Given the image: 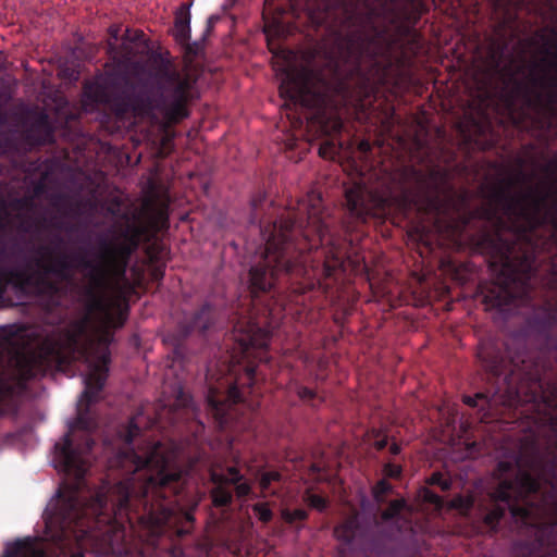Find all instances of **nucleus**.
<instances>
[{
  "instance_id": "f257e3e1",
  "label": "nucleus",
  "mask_w": 557,
  "mask_h": 557,
  "mask_svg": "<svg viewBox=\"0 0 557 557\" xmlns=\"http://www.w3.org/2000/svg\"><path fill=\"white\" fill-rule=\"evenodd\" d=\"M441 171L425 172L397 161L373 169L345 189L346 207L357 222L383 219L392 211L406 212L417 207L432 215L436 231L447 237L462 232L472 218L485 223L475 246L487 258L495 281L483 292V301L500 312H512L532 305L540 283V262L549 261L541 278L546 301L533 318V326L544 337V350L557 361V189L531 188L516 197L509 188H497L492 201L457 220L451 207L454 191L441 194ZM557 183V178L555 180Z\"/></svg>"
},
{
  "instance_id": "f03ea898",
  "label": "nucleus",
  "mask_w": 557,
  "mask_h": 557,
  "mask_svg": "<svg viewBox=\"0 0 557 557\" xmlns=\"http://www.w3.org/2000/svg\"><path fill=\"white\" fill-rule=\"evenodd\" d=\"M311 23L331 34L325 55H335L325 71L290 69L280 85L286 106L307 111L306 119L326 136L341 134L339 110L355 97H369L386 81L392 41L375 24L374 10L362 11L354 0H304Z\"/></svg>"
},
{
  "instance_id": "7ed1b4c3",
  "label": "nucleus",
  "mask_w": 557,
  "mask_h": 557,
  "mask_svg": "<svg viewBox=\"0 0 557 557\" xmlns=\"http://www.w3.org/2000/svg\"><path fill=\"white\" fill-rule=\"evenodd\" d=\"M267 195L258 191L251 198L249 223L260 236L259 258L248 273L252 299L269 293L281 277L299 284V290L319 287L329 293L346 278L347 269L358 272L361 263L346 256L341 236L331 232L324 216L322 198L309 194L298 201L296 210L271 221L261 215Z\"/></svg>"
},
{
  "instance_id": "20e7f679",
  "label": "nucleus",
  "mask_w": 557,
  "mask_h": 557,
  "mask_svg": "<svg viewBox=\"0 0 557 557\" xmlns=\"http://www.w3.org/2000/svg\"><path fill=\"white\" fill-rule=\"evenodd\" d=\"M151 92L112 89L101 83L84 85V103L103 106L117 119L127 114L148 119L163 128L178 124L189 116L195 79L181 72L171 60L160 59L150 72Z\"/></svg>"
},
{
  "instance_id": "39448f33",
  "label": "nucleus",
  "mask_w": 557,
  "mask_h": 557,
  "mask_svg": "<svg viewBox=\"0 0 557 557\" xmlns=\"http://www.w3.org/2000/svg\"><path fill=\"white\" fill-rule=\"evenodd\" d=\"M228 374L212 382L213 373L208 369L207 409L221 430H252L259 400L252 396L256 367L247 364L243 376L235 375L234 366H226Z\"/></svg>"
},
{
  "instance_id": "423d86ee",
  "label": "nucleus",
  "mask_w": 557,
  "mask_h": 557,
  "mask_svg": "<svg viewBox=\"0 0 557 557\" xmlns=\"http://www.w3.org/2000/svg\"><path fill=\"white\" fill-rule=\"evenodd\" d=\"M141 412L132 417L128 424L120 432L123 447L110 459H177L173 449H168L159 441H148L139 425Z\"/></svg>"
},
{
  "instance_id": "0eeeda50",
  "label": "nucleus",
  "mask_w": 557,
  "mask_h": 557,
  "mask_svg": "<svg viewBox=\"0 0 557 557\" xmlns=\"http://www.w3.org/2000/svg\"><path fill=\"white\" fill-rule=\"evenodd\" d=\"M271 332L259 326L249 319L247 322H238L234 325V338L238 346V355L232 356V361L240 364L258 360L269 361L268 348L271 341Z\"/></svg>"
},
{
  "instance_id": "6e6552de",
  "label": "nucleus",
  "mask_w": 557,
  "mask_h": 557,
  "mask_svg": "<svg viewBox=\"0 0 557 557\" xmlns=\"http://www.w3.org/2000/svg\"><path fill=\"white\" fill-rule=\"evenodd\" d=\"M210 479L214 484L211 490L212 504L218 507H227L233 503V492L231 486H234V492L237 498L242 499L251 494V484L242 474L239 469L235 466L226 468V472H211Z\"/></svg>"
},
{
  "instance_id": "1a4fd4ad",
  "label": "nucleus",
  "mask_w": 557,
  "mask_h": 557,
  "mask_svg": "<svg viewBox=\"0 0 557 557\" xmlns=\"http://www.w3.org/2000/svg\"><path fill=\"white\" fill-rule=\"evenodd\" d=\"M335 537L345 545L359 548L366 556H380L382 552L381 539L372 530L363 527L358 517H349L334 529Z\"/></svg>"
},
{
  "instance_id": "9d476101",
  "label": "nucleus",
  "mask_w": 557,
  "mask_h": 557,
  "mask_svg": "<svg viewBox=\"0 0 557 557\" xmlns=\"http://www.w3.org/2000/svg\"><path fill=\"white\" fill-rule=\"evenodd\" d=\"M216 314L215 308L206 302L194 313L184 315L176 329L177 343L184 341L194 332L205 334L211 330L216 322Z\"/></svg>"
},
{
  "instance_id": "9b49d317",
  "label": "nucleus",
  "mask_w": 557,
  "mask_h": 557,
  "mask_svg": "<svg viewBox=\"0 0 557 557\" xmlns=\"http://www.w3.org/2000/svg\"><path fill=\"white\" fill-rule=\"evenodd\" d=\"M428 10L424 0H405L398 8L397 16L401 20L400 30L416 46H419L421 39L416 25Z\"/></svg>"
},
{
  "instance_id": "f8f14e48",
  "label": "nucleus",
  "mask_w": 557,
  "mask_h": 557,
  "mask_svg": "<svg viewBox=\"0 0 557 557\" xmlns=\"http://www.w3.org/2000/svg\"><path fill=\"white\" fill-rule=\"evenodd\" d=\"M24 140L30 147H40L54 143V129L50 117L45 112H39L33 122L23 132Z\"/></svg>"
},
{
  "instance_id": "ddd939ff",
  "label": "nucleus",
  "mask_w": 557,
  "mask_h": 557,
  "mask_svg": "<svg viewBox=\"0 0 557 557\" xmlns=\"http://www.w3.org/2000/svg\"><path fill=\"white\" fill-rule=\"evenodd\" d=\"M190 5L191 3H182L177 8L174 17L173 36L178 44L188 45L189 52L196 53L199 42L196 41L193 46L188 44L190 39Z\"/></svg>"
},
{
  "instance_id": "4468645a",
  "label": "nucleus",
  "mask_w": 557,
  "mask_h": 557,
  "mask_svg": "<svg viewBox=\"0 0 557 557\" xmlns=\"http://www.w3.org/2000/svg\"><path fill=\"white\" fill-rule=\"evenodd\" d=\"M2 557H48L41 542L34 537L18 539L5 545Z\"/></svg>"
},
{
  "instance_id": "2eb2a0df",
  "label": "nucleus",
  "mask_w": 557,
  "mask_h": 557,
  "mask_svg": "<svg viewBox=\"0 0 557 557\" xmlns=\"http://www.w3.org/2000/svg\"><path fill=\"white\" fill-rule=\"evenodd\" d=\"M528 104L530 107H536L543 111V116L539 117L537 121L541 124V128L549 131L553 127V121L557 120V96L549 94L547 99L544 100L541 92H536L534 98L528 96Z\"/></svg>"
},
{
  "instance_id": "dca6fc26",
  "label": "nucleus",
  "mask_w": 557,
  "mask_h": 557,
  "mask_svg": "<svg viewBox=\"0 0 557 557\" xmlns=\"http://www.w3.org/2000/svg\"><path fill=\"white\" fill-rule=\"evenodd\" d=\"M171 199L166 189L151 187V195L146 200L145 207L151 211L160 222H168V211Z\"/></svg>"
},
{
  "instance_id": "f3484780",
  "label": "nucleus",
  "mask_w": 557,
  "mask_h": 557,
  "mask_svg": "<svg viewBox=\"0 0 557 557\" xmlns=\"http://www.w3.org/2000/svg\"><path fill=\"white\" fill-rule=\"evenodd\" d=\"M525 0H493L495 13L503 15L500 25L509 26L517 17V11L524 5Z\"/></svg>"
},
{
  "instance_id": "a211bd4d",
  "label": "nucleus",
  "mask_w": 557,
  "mask_h": 557,
  "mask_svg": "<svg viewBox=\"0 0 557 557\" xmlns=\"http://www.w3.org/2000/svg\"><path fill=\"white\" fill-rule=\"evenodd\" d=\"M257 479L261 488V497H265L272 483L280 482L282 480V474L276 470L258 471Z\"/></svg>"
},
{
  "instance_id": "6ab92c4d",
  "label": "nucleus",
  "mask_w": 557,
  "mask_h": 557,
  "mask_svg": "<svg viewBox=\"0 0 557 557\" xmlns=\"http://www.w3.org/2000/svg\"><path fill=\"white\" fill-rule=\"evenodd\" d=\"M145 253L149 263H165L164 257L166 256L168 250L164 244L154 242L146 247Z\"/></svg>"
},
{
  "instance_id": "aec40b11",
  "label": "nucleus",
  "mask_w": 557,
  "mask_h": 557,
  "mask_svg": "<svg viewBox=\"0 0 557 557\" xmlns=\"http://www.w3.org/2000/svg\"><path fill=\"white\" fill-rule=\"evenodd\" d=\"M392 492L393 485L385 479L377 481L376 484L372 487L373 498L379 505L384 504L386 502V496Z\"/></svg>"
},
{
  "instance_id": "412c9836",
  "label": "nucleus",
  "mask_w": 557,
  "mask_h": 557,
  "mask_svg": "<svg viewBox=\"0 0 557 557\" xmlns=\"http://www.w3.org/2000/svg\"><path fill=\"white\" fill-rule=\"evenodd\" d=\"M549 33L553 37L552 40H547L546 46L543 50L545 55L550 57V61L548 62L550 67H555L557 65V28H549Z\"/></svg>"
},
{
  "instance_id": "4be33fe9",
  "label": "nucleus",
  "mask_w": 557,
  "mask_h": 557,
  "mask_svg": "<svg viewBox=\"0 0 557 557\" xmlns=\"http://www.w3.org/2000/svg\"><path fill=\"white\" fill-rule=\"evenodd\" d=\"M406 502L404 499H394L392 500L387 508L384 509L381 513V518L384 521H391L398 517L401 510L405 508Z\"/></svg>"
},
{
  "instance_id": "5701e85b",
  "label": "nucleus",
  "mask_w": 557,
  "mask_h": 557,
  "mask_svg": "<svg viewBox=\"0 0 557 557\" xmlns=\"http://www.w3.org/2000/svg\"><path fill=\"white\" fill-rule=\"evenodd\" d=\"M451 508L467 513L474 506V498L472 495H456L450 502Z\"/></svg>"
},
{
  "instance_id": "b1692460",
  "label": "nucleus",
  "mask_w": 557,
  "mask_h": 557,
  "mask_svg": "<svg viewBox=\"0 0 557 557\" xmlns=\"http://www.w3.org/2000/svg\"><path fill=\"white\" fill-rule=\"evenodd\" d=\"M342 144H336L333 139H326L319 148V154L323 159H335L339 152Z\"/></svg>"
},
{
  "instance_id": "393cba45",
  "label": "nucleus",
  "mask_w": 557,
  "mask_h": 557,
  "mask_svg": "<svg viewBox=\"0 0 557 557\" xmlns=\"http://www.w3.org/2000/svg\"><path fill=\"white\" fill-rule=\"evenodd\" d=\"M295 392L301 401L310 406H314V401L319 399L314 389L300 384L296 385Z\"/></svg>"
},
{
  "instance_id": "a878e982",
  "label": "nucleus",
  "mask_w": 557,
  "mask_h": 557,
  "mask_svg": "<svg viewBox=\"0 0 557 557\" xmlns=\"http://www.w3.org/2000/svg\"><path fill=\"white\" fill-rule=\"evenodd\" d=\"M478 401H483L482 410L490 409L492 407V399L486 393H476L474 396H463V403L469 407H476Z\"/></svg>"
},
{
  "instance_id": "bb28decb",
  "label": "nucleus",
  "mask_w": 557,
  "mask_h": 557,
  "mask_svg": "<svg viewBox=\"0 0 557 557\" xmlns=\"http://www.w3.org/2000/svg\"><path fill=\"white\" fill-rule=\"evenodd\" d=\"M305 500L306 503L313 509H317L319 511H324L329 506V500L322 495L313 494L310 492H307L305 494Z\"/></svg>"
},
{
  "instance_id": "cd10ccee",
  "label": "nucleus",
  "mask_w": 557,
  "mask_h": 557,
  "mask_svg": "<svg viewBox=\"0 0 557 557\" xmlns=\"http://www.w3.org/2000/svg\"><path fill=\"white\" fill-rule=\"evenodd\" d=\"M9 228L8 212L0 216V260L7 256V235Z\"/></svg>"
},
{
  "instance_id": "c85d7f7f",
  "label": "nucleus",
  "mask_w": 557,
  "mask_h": 557,
  "mask_svg": "<svg viewBox=\"0 0 557 557\" xmlns=\"http://www.w3.org/2000/svg\"><path fill=\"white\" fill-rule=\"evenodd\" d=\"M252 511L263 523H269L273 518V512L268 503H257L252 505Z\"/></svg>"
},
{
  "instance_id": "c756f323",
  "label": "nucleus",
  "mask_w": 557,
  "mask_h": 557,
  "mask_svg": "<svg viewBox=\"0 0 557 557\" xmlns=\"http://www.w3.org/2000/svg\"><path fill=\"white\" fill-rule=\"evenodd\" d=\"M283 519L287 523H294L296 521H304L308 518V512L305 509L297 508L294 510H284L282 512Z\"/></svg>"
},
{
  "instance_id": "7c9ffc66",
  "label": "nucleus",
  "mask_w": 557,
  "mask_h": 557,
  "mask_svg": "<svg viewBox=\"0 0 557 557\" xmlns=\"http://www.w3.org/2000/svg\"><path fill=\"white\" fill-rule=\"evenodd\" d=\"M432 485H437L442 491H449L451 487L450 480L444 478V475L440 472H434L428 481Z\"/></svg>"
},
{
  "instance_id": "2f4dec72",
  "label": "nucleus",
  "mask_w": 557,
  "mask_h": 557,
  "mask_svg": "<svg viewBox=\"0 0 557 557\" xmlns=\"http://www.w3.org/2000/svg\"><path fill=\"white\" fill-rule=\"evenodd\" d=\"M422 498L425 503L434 505L436 508L443 507V504H444L443 498L438 494H436L435 492H433L429 488L423 490Z\"/></svg>"
},
{
  "instance_id": "473e14b6",
  "label": "nucleus",
  "mask_w": 557,
  "mask_h": 557,
  "mask_svg": "<svg viewBox=\"0 0 557 557\" xmlns=\"http://www.w3.org/2000/svg\"><path fill=\"white\" fill-rule=\"evenodd\" d=\"M401 466L394 462H387L383 467V474L389 479H398L401 475Z\"/></svg>"
},
{
  "instance_id": "72a5a7b5",
  "label": "nucleus",
  "mask_w": 557,
  "mask_h": 557,
  "mask_svg": "<svg viewBox=\"0 0 557 557\" xmlns=\"http://www.w3.org/2000/svg\"><path fill=\"white\" fill-rule=\"evenodd\" d=\"M150 276L152 281L160 282L164 277L165 263H150Z\"/></svg>"
},
{
  "instance_id": "f704fd0d",
  "label": "nucleus",
  "mask_w": 557,
  "mask_h": 557,
  "mask_svg": "<svg viewBox=\"0 0 557 557\" xmlns=\"http://www.w3.org/2000/svg\"><path fill=\"white\" fill-rule=\"evenodd\" d=\"M219 21V16L218 15H210L207 20V26H206V29H205V33H203V36L201 38V41H205L207 39V37L212 33L213 30V27L215 25V23Z\"/></svg>"
},
{
  "instance_id": "c9c22d12",
  "label": "nucleus",
  "mask_w": 557,
  "mask_h": 557,
  "mask_svg": "<svg viewBox=\"0 0 557 557\" xmlns=\"http://www.w3.org/2000/svg\"><path fill=\"white\" fill-rule=\"evenodd\" d=\"M13 148V143L10 137H0V156L7 154Z\"/></svg>"
},
{
  "instance_id": "e433bc0d",
  "label": "nucleus",
  "mask_w": 557,
  "mask_h": 557,
  "mask_svg": "<svg viewBox=\"0 0 557 557\" xmlns=\"http://www.w3.org/2000/svg\"><path fill=\"white\" fill-rule=\"evenodd\" d=\"M358 150L364 156H368L372 150V145L369 140L363 139L358 144Z\"/></svg>"
},
{
  "instance_id": "4c0bfd02",
  "label": "nucleus",
  "mask_w": 557,
  "mask_h": 557,
  "mask_svg": "<svg viewBox=\"0 0 557 557\" xmlns=\"http://www.w3.org/2000/svg\"><path fill=\"white\" fill-rule=\"evenodd\" d=\"M544 171L549 175H555L557 173V158L545 165Z\"/></svg>"
},
{
  "instance_id": "58836bf2",
  "label": "nucleus",
  "mask_w": 557,
  "mask_h": 557,
  "mask_svg": "<svg viewBox=\"0 0 557 557\" xmlns=\"http://www.w3.org/2000/svg\"><path fill=\"white\" fill-rule=\"evenodd\" d=\"M66 200H67V196L64 194H55L52 197V203L57 207L60 206L61 203L65 202Z\"/></svg>"
},
{
  "instance_id": "ea45409f",
  "label": "nucleus",
  "mask_w": 557,
  "mask_h": 557,
  "mask_svg": "<svg viewBox=\"0 0 557 557\" xmlns=\"http://www.w3.org/2000/svg\"><path fill=\"white\" fill-rule=\"evenodd\" d=\"M387 437L379 438L374 442V447L376 450H383L387 446Z\"/></svg>"
},
{
  "instance_id": "a19ab883",
  "label": "nucleus",
  "mask_w": 557,
  "mask_h": 557,
  "mask_svg": "<svg viewBox=\"0 0 557 557\" xmlns=\"http://www.w3.org/2000/svg\"><path fill=\"white\" fill-rule=\"evenodd\" d=\"M177 400L181 405H183L184 407H188L189 406V401L190 399H188L187 396H185L184 392L183 391H180L178 393V397H177Z\"/></svg>"
},
{
  "instance_id": "79ce46f5",
  "label": "nucleus",
  "mask_w": 557,
  "mask_h": 557,
  "mask_svg": "<svg viewBox=\"0 0 557 557\" xmlns=\"http://www.w3.org/2000/svg\"><path fill=\"white\" fill-rule=\"evenodd\" d=\"M401 448H400V445L397 444V443H393L391 446H389V453L393 455V456H397L399 453H400Z\"/></svg>"
},
{
  "instance_id": "37998d69",
  "label": "nucleus",
  "mask_w": 557,
  "mask_h": 557,
  "mask_svg": "<svg viewBox=\"0 0 557 557\" xmlns=\"http://www.w3.org/2000/svg\"><path fill=\"white\" fill-rule=\"evenodd\" d=\"M505 49V45H498L497 49L493 47L492 55H500Z\"/></svg>"
},
{
  "instance_id": "c03bdc74",
  "label": "nucleus",
  "mask_w": 557,
  "mask_h": 557,
  "mask_svg": "<svg viewBox=\"0 0 557 557\" xmlns=\"http://www.w3.org/2000/svg\"><path fill=\"white\" fill-rule=\"evenodd\" d=\"M110 36H111L112 39H114V41H116L119 39V28L111 27L110 28Z\"/></svg>"
},
{
  "instance_id": "a18cd8bd",
  "label": "nucleus",
  "mask_w": 557,
  "mask_h": 557,
  "mask_svg": "<svg viewBox=\"0 0 557 557\" xmlns=\"http://www.w3.org/2000/svg\"><path fill=\"white\" fill-rule=\"evenodd\" d=\"M546 82L550 87H557V76H550Z\"/></svg>"
},
{
  "instance_id": "49530a36",
  "label": "nucleus",
  "mask_w": 557,
  "mask_h": 557,
  "mask_svg": "<svg viewBox=\"0 0 557 557\" xmlns=\"http://www.w3.org/2000/svg\"><path fill=\"white\" fill-rule=\"evenodd\" d=\"M25 202H26V200H24V199H15V200L13 201L14 207H16V208H21V207H23V206L25 205Z\"/></svg>"
},
{
  "instance_id": "de8ad7c7",
  "label": "nucleus",
  "mask_w": 557,
  "mask_h": 557,
  "mask_svg": "<svg viewBox=\"0 0 557 557\" xmlns=\"http://www.w3.org/2000/svg\"><path fill=\"white\" fill-rule=\"evenodd\" d=\"M527 181V175L523 173V172H520L518 174V178L516 182H521V183H524Z\"/></svg>"
},
{
  "instance_id": "09e8293b",
  "label": "nucleus",
  "mask_w": 557,
  "mask_h": 557,
  "mask_svg": "<svg viewBox=\"0 0 557 557\" xmlns=\"http://www.w3.org/2000/svg\"><path fill=\"white\" fill-rule=\"evenodd\" d=\"M532 83H533V85H539V84L543 85L544 81L543 79H539L537 77H533L532 78Z\"/></svg>"
},
{
  "instance_id": "8fccbe9b",
  "label": "nucleus",
  "mask_w": 557,
  "mask_h": 557,
  "mask_svg": "<svg viewBox=\"0 0 557 557\" xmlns=\"http://www.w3.org/2000/svg\"><path fill=\"white\" fill-rule=\"evenodd\" d=\"M20 252H21V249H15V247H13L12 250H11V255L12 256H16L17 257V256H20Z\"/></svg>"
},
{
  "instance_id": "3c124183",
  "label": "nucleus",
  "mask_w": 557,
  "mask_h": 557,
  "mask_svg": "<svg viewBox=\"0 0 557 557\" xmlns=\"http://www.w3.org/2000/svg\"><path fill=\"white\" fill-rule=\"evenodd\" d=\"M0 205H1V207L3 208V210H5L7 202H5V200H4L3 198H0ZM5 212H7V211H4V213H5Z\"/></svg>"
},
{
  "instance_id": "603ef678",
  "label": "nucleus",
  "mask_w": 557,
  "mask_h": 557,
  "mask_svg": "<svg viewBox=\"0 0 557 557\" xmlns=\"http://www.w3.org/2000/svg\"><path fill=\"white\" fill-rule=\"evenodd\" d=\"M71 557H85L83 553H75Z\"/></svg>"
},
{
  "instance_id": "864d4df0",
  "label": "nucleus",
  "mask_w": 557,
  "mask_h": 557,
  "mask_svg": "<svg viewBox=\"0 0 557 557\" xmlns=\"http://www.w3.org/2000/svg\"><path fill=\"white\" fill-rule=\"evenodd\" d=\"M110 51H113L115 49V44L109 42Z\"/></svg>"
},
{
  "instance_id": "5fc2aeb1",
  "label": "nucleus",
  "mask_w": 557,
  "mask_h": 557,
  "mask_svg": "<svg viewBox=\"0 0 557 557\" xmlns=\"http://www.w3.org/2000/svg\"><path fill=\"white\" fill-rule=\"evenodd\" d=\"M396 120V116L394 113L391 114V117H389V121H395Z\"/></svg>"
},
{
  "instance_id": "6e6d98bb",
  "label": "nucleus",
  "mask_w": 557,
  "mask_h": 557,
  "mask_svg": "<svg viewBox=\"0 0 557 557\" xmlns=\"http://www.w3.org/2000/svg\"><path fill=\"white\" fill-rule=\"evenodd\" d=\"M0 121H4V116L0 114Z\"/></svg>"
},
{
  "instance_id": "4d7b16f0",
  "label": "nucleus",
  "mask_w": 557,
  "mask_h": 557,
  "mask_svg": "<svg viewBox=\"0 0 557 557\" xmlns=\"http://www.w3.org/2000/svg\"><path fill=\"white\" fill-rule=\"evenodd\" d=\"M270 1H271V0H265V4H270Z\"/></svg>"
}]
</instances>
